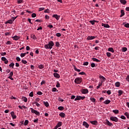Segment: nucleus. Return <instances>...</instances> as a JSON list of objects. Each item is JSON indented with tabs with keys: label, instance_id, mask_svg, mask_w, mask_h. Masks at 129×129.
<instances>
[{
	"label": "nucleus",
	"instance_id": "15",
	"mask_svg": "<svg viewBox=\"0 0 129 129\" xmlns=\"http://www.w3.org/2000/svg\"><path fill=\"white\" fill-rule=\"evenodd\" d=\"M120 14L121 15L120 16V18H122V17H123V16L125 15L124 11L123 10H121Z\"/></svg>",
	"mask_w": 129,
	"mask_h": 129
},
{
	"label": "nucleus",
	"instance_id": "11",
	"mask_svg": "<svg viewBox=\"0 0 129 129\" xmlns=\"http://www.w3.org/2000/svg\"><path fill=\"white\" fill-rule=\"evenodd\" d=\"M96 38V36H88V37L87 38V40H94V39H95Z\"/></svg>",
	"mask_w": 129,
	"mask_h": 129
},
{
	"label": "nucleus",
	"instance_id": "22",
	"mask_svg": "<svg viewBox=\"0 0 129 129\" xmlns=\"http://www.w3.org/2000/svg\"><path fill=\"white\" fill-rule=\"evenodd\" d=\"M22 100L23 101H24V102H27V101H28V99L26 97H22Z\"/></svg>",
	"mask_w": 129,
	"mask_h": 129
},
{
	"label": "nucleus",
	"instance_id": "21",
	"mask_svg": "<svg viewBox=\"0 0 129 129\" xmlns=\"http://www.w3.org/2000/svg\"><path fill=\"white\" fill-rule=\"evenodd\" d=\"M5 24H13V20L10 19L9 20L7 21L6 22H5Z\"/></svg>",
	"mask_w": 129,
	"mask_h": 129
},
{
	"label": "nucleus",
	"instance_id": "52",
	"mask_svg": "<svg viewBox=\"0 0 129 129\" xmlns=\"http://www.w3.org/2000/svg\"><path fill=\"white\" fill-rule=\"evenodd\" d=\"M22 63H23V64H27V63H28V62L26 61V60H21Z\"/></svg>",
	"mask_w": 129,
	"mask_h": 129
},
{
	"label": "nucleus",
	"instance_id": "62",
	"mask_svg": "<svg viewBox=\"0 0 129 129\" xmlns=\"http://www.w3.org/2000/svg\"><path fill=\"white\" fill-rule=\"evenodd\" d=\"M56 37H61V33H57L56 34Z\"/></svg>",
	"mask_w": 129,
	"mask_h": 129
},
{
	"label": "nucleus",
	"instance_id": "49",
	"mask_svg": "<svg viewBox=\"0 0 129 129\" xmlns=\"http://www.w3.org/2000/svg\"><path fill=\"white\" fill-rule=\"evenodd\" d=\"M17 2L18 4H20L23 3V0H17Z\"/></svg>",
	"mask_w": 129,
	"mask_h": 129
},
{
	"label": "nucleus",
	"instance_id": "1",
	"mask_svg": "<svg viewBox=\"0 0 129 129\" xmlns=\"http://www.w3.org/2000/svg\"><path fill=\"white\" fill-rule=\"evenodd\" d=\"M54 45V42L52 41H50L48 42V44L44 45V48H45V49H52Z\"/></svg>",
	"mask_w": 129,
	"mask_h": 129
},
{
	"label": "nucleus",
	"instance_id": "57",
	"mask_svg": "<svg viewBox=\"0 0 129 129\" xmlns=\"http://www.w3.org/2000/svg\"><path fill=\"white\" fill-rule=\"evenodd\" d=\"M37 94H38V95H42V94H43V93H42V92L41 91H38L37 92Z\"/></svg>",
	"mask_w": 129,
	"mask_h": 129
},
{
	"label": "nucleus",
	"instance_id": "28",
	"mask_svg": "<svg viewBox=\"0 0 129 129\" xmlns=\"http://www.w3.org/2000/svg\"><path fill=\"white\" fill-rule=\"evenodd\" d=\"M62 125V122L61 121H59L58 123L56 124V126L57 127H60Z\"/></svg>",
	"mask_w": 129,
	"mask_h": 129
},
{
	"label": "nucleus",
	"instance_id": "25",
	"mask_svg": "<svg viewBox=\"0 0 129 129\" xmlns=\"http://www.w3.org/2000/svg\"><path fill=\"white\" fill-rule=\"evenodd\" d=\"M120 3L122 4V5H125L126 4V1L125 0H120Z\"/></svg>",
	"mask_w": 129,
	"mask_h": 129
},
{
	"label": "nucleus",
	"instance_id": "58",
	"mask_svg": "<svg viewBox=\"0 0 129 129\" xmlns=\"http://www.w3.org/2000/svg\"><path fill=\"white\" fill-rule=\"evenodd\" d=\"M6 45H12V43L10 41H8L6 42Z\"/></svg>",
	"mask_w": 129,
	"mask_h": 129
},
{
	"label": "nucleus",
	"instance_id": "12",
	"mask_svg": "<svg viewBox=\"0 0 129 129\" xmlns=\"http://www.w3.org/2000/svg\"><path fill=\"white\" fill-rule=\"evenodd\" d=\"M52 18H55V19L58 21V20L60 19V16H58L57 14H55L52 15Z\"/></svg>",
	"mask_w": 129,
	"mask_h": 129
},
{
	"label": "nucleus",
	"instance_id": "53",
	"mask_svg": "<svg viewBox=\"0 0 129 129\" xmlns=\"http://www.w3.org/2000/svg\"><path fill=\"white\" fill-rule=\"evenodd\" d=\"M89 62L88 61H86L85 62H84L83 65L84 66H87V65H88Z\"/></svg>",
	"mask_w": 129,
	"mask_h": 129
},
{
	"label": "nucleus",
	"instance_id": "38",
	"mask_svg": "<svg viewBox=\"0 0 129 129\" xmlns=\"http://www.w3.org/2000/svg\"><path fill=\"white\" fill-rule=\"evenodd\" d=\"M127 51V48L126 47H122V52H126Z\"/></svg>",
	"mask_w": 129,
	"mask_h": 129
},
{
	"label": "nucleus",
	"instance_id": "17",
	"mask_svg": "<svg viewBox=\"0 0 129 129\" xmlns=\"http://www.w3.org/2000/svg\"><path fill=\"white\" fill-rule=\"evenodd\" d=\"M90 123H92V124H94V125H97V121L94 120V121H90Z\"/></svg>",
	"mask_w": 129,
	"mask_h": 129
},
{
	"label": "nucleus",
	"instance_id": "44",
	"mask_svg": "<svg viewBox=\"0 0 129 129\" xmlns=\"http://www.w3.org/2000/svg\"><path fill=\"white\" fill-rule=\"evenodd\" d=\"M55 46L56 47H60V43L59 42H55Z\"/></svg>",
	"mask_w": 129,
	"mask_h": 129
},
{
	"label": "nucleus",
	"instance_id": "34",
	"mask_svg": "<svg viewBox=\"0 0 129 129\" xmlns=\"http://www.w3.org/2000/svg\"><path fill=\"white\" fill-rule=\"evenodd\" d=\"M31 36V38L33 39V40H37V37H36V35L34 34H32Z\"/></svg>",
	"mask_w": 129,
	"mask_h": 129
},
{
	"label": "nucleus",
	"instance_id": "9",
	"mask_svg": "<svg viewBox=\"0 0 129 129\" xmlns=\"http://www.w3.org/2000/svg\"><path fill=\"white\" fill-rule=\"evenodd\" d=\"M83 125H84V126H85L86 128H88L89 127V125L86 121H84L83 122Z\"/></svg>",
	"mask_w": 129,
	"mask_h": 129
},
{
	"label": "nucleus",
	"instance_id": "20",
	"mask_svg": "<svg viewBox=\"0 0 129 129\" xmlns=\"http://www.w3.org/2000/svg\"><path fill=\"white\" fill-rule=\"evenodd\" d=\"M118 96H121V94L123 93V91H122V90H119L118 91Z\"/></svg>",
	"mask_w": 129,
	"mask_h": 129
},
{
	"label": "nucleus",
	"instance_id": "33",
	"mask_svg": "<svg viewBox=\"0 0 129 129\" xmlns=\"http://www.w3.org/2000/svg\"><path fill=\"white\" fill-rule=\"evenodd\" d=\"M90 24H91L92 25H95V23H96V21H95V20H93V21H92V20H91V21H90Z\"/></svg>",
	"mask_w": 129,
	"mask_h": 129
},
{
	"label": "nucleus",
	"instance_id": "32",
	"mask_svg": "<svg viewBox=\"0 0 129 129\" xmlns=\"http://www.w3.org/2000/svg\"><path fill=\"white\" fill-rule=\"evenodd\" d=\"M112 111H113V112H114V113H115V114H118V113H119V111L117 109L113 110Z\"/></svg>",
	"mask_w": 129,
	"mask_h": 129
},
{
	"label": "nucleus",
	"instance_id": "5",
	"mask_svg": "<svg viewBox=\"0 0 129 129\" xmlns=\"http://www.w3.org/2000/svg\"><path fill=\"white\" fill-rule=\"evenodd\" d=\"M30 109L32 113H35V114H36V115H40V112H38V111L34 110L33 108H30Z\"/></svg>",
	"mask_w": 129,
	"mask_h": 129
},
{
	"label": "nucleus",
	"instance_id": "10",
	"mask_svg": "<svg viewBox=\"0 0 129 129\" xmlns=\"http://www.w3.org/2000/svg\"><path fill=\"white\" fill-rule=\"evenodd\" d=\"M20 36L15 35L13 37H12V39L14 40L15 41H18V40H20Z\"/></svg>",
	"mask_w": 129,
	"mask_h": 129
},
{
	"label": "nucleus",
	"instance_id": "35",
	"mask_svg": "<svg viewBox=\"0 0 129 129\" xmlns=\"http://www.w3.org/2000/svg\"><path fill=\"white\" fill-rule=\"evenodd\" d=\"M14 66H15V63L14 62H12L10 64H9V67H10V68H14Z\"/></svg>",
	"mask_w": 129,
	"mask_h": 129
},
{
	"label": "nucleus",
	"instance_id": "40",
	"mask_svg": "<svg viewBox=\"0 0 129 129\" xmlns=\"http://www.w3.org/2000/svg\"><path fill=\"white\" fill-rule=\"evenodd\" d=\"M58 109H59V110H64V107H63V106H59L58 107Z\"/></svg>",
	"mask_w": 129,
	"mask_h": 129
},
{
	"label": "nucleus",
	"instance_id": "19",
	"mask_svg": "<svg viewBox=\"0 0 129 129\" xmlns=\"http://www.w3.org/2000/svg\"><path fill=\"white\" fill-rule=\"evenodd\" d=\"M110 102H111V101L107 99L106 101H104V103L105 104H109V103H110Z\"/></svg>",
	"mask_w": 129,
	"mask_h": 129
},
{
	"label": "nucleus",
	"instance_id": "26",
	"mask_svg": "<svg viewBox=\"0 0 129 129\" xmlns=\"http://www.w3.org/2000/svg\"><path fill=\"white\" fill-rule=\"evenodd\" d=\"M43 102L46 107H48L49 106V103L48 102L43 101Z\"/></svg>",
	"mask_w": 129,
	"mask_h": 129
},
{
	"label": "nucleus",
	"instance_id": "55",
	"mask_svg": "<svg viewBox=\"0 0 129 129\" xmlns=\"http://www.w3.org/2000/svg\"><path fill=\"white\" fill-rule=\"evenodd\" d=\"M106 55L107 57H110V56H111V53H110V52H107Z\"/></svg>",
	"mask_w": 129,
	"mask_h": 129
},
{
	"label": "nucleus",
	"instance_id": "8",
	"mask_svg": "<svg viewBox=\"0 0 129 129\" xmlns=\"http://www.w3.org/2000/svg\"><path fill=\"white\" fill-rule=\"evenodd\" d=\"M82 93L83 94H87L88 93V90L87 89H83L82 90Z\"/></svg>",
	"mask_w": 129,
	"mask_h": 129
},
{
	"label": "nucleus",
	"instance_id": "24",
	"mask_svg": "<svg viewBox=\"0 0 129 129\" xmlns=\"http://www.w3.org/2000/svg\"><path fill=\"white\" fill-rule=\"evenodd\" d=\"M115 86L116 87H119L120 86V83L119 82H117L115 83Z\"/></svg>",
	"mask_w": 129,
	"mask_h": 129
},
{
	"label": "nucleus",
	"instance_id": "36",
	"mask_svg": "<svg viewBox=\"0 0 129 129\" xmlns=\"http://www.w3.org/2000/svg\"><path fill=\"white\" fill-rule=\"evenodd\" d=\"M92 60L95 62H100V60H98L97 58H93Z\"/></svg>",
	"mask_w": 129,
	"mask_h": 129
},
{
	"label": "nucleus",
	"instance_id": "59",
	"mask_svg": "<svg viewBox=\"0 0 129 129\" xmlns=\"http://www.w3.org/2000/svg\"><path fill=\"white\" fill-rule=\"evenodd\" d=\"M120 118H121V119H126V118L125 117V116L123 115H121L120 117Z\"/></svg>",
	"mask_w": 129,
	"mask_h": 129
},
{
	"label": "nucleus",
	"instance_id": "29",
	"mask_svg": "<svg viewBox=\"0 0 129 129\" xmlns=\"http://www.w3.org/2000/svg\"><path fill=\"white\" fill-rule=\"evenodd\" d=\"M102 85V83L99 82L98 84V86H97L96 88L97 89H99L100 88V86Z\"/></svg>",
	"mask_w": 129,
	"mask_h": 129
},
{
	"label": "nucleus",
	"instance_id": "47",
	"mask_svg": "<svg viewBox=\"0 0 129 129\" xmlns=\"http://www.w3.org/2000/svg\"><path fill=\"white\" fill-rule=\"evenodd\" d=\"M79 75H86V74L84 72H82L79 73Z\"/></svg>",
	"mask_w": 129,
	"mask_h": 129
},
{
	"label": "nucleus",
	"instance_id": "42",
	"mask_svg": "<svg viewBox=\"0 0 129 129\" xmlns=\"http://www.w3.org/2000/svg\"><path fill=\"white\" fill-rule=\"evenodd\" d=\"M75 71H77L78 72H80V71H81L80 70L76 68V67H74V68Z\"/></svg>",
	"mask_w": 129,
	"mask_h": 129
},
{
	"label": "nucleus",
	"instance_id": "6",
	"mask_svg": "<svg viewBox=\"0 0 129 129\" xmlns=\"http://www.w3.org/2000/svg\"><path fill=\"white\" fill-rule=\"evenodd\" d=\"M1 60L5 62L6 64H8V63H9V60L5 57H2L1 58Z\"/></svg>",
	"mask_w": 129,
	"mask_h": 129
},
{
	"label": "nucleus",
	"instance_id": "43",
	"mask_svg": "<svg viewBox=\"0 0 129 129\" xmlns=\"http://www.w3.org/2000/svg\"><path fill=\"white\" fill-rule=\"evenodd\" d=\"M14 75V72H11L9 74V77H13V76Z\"/></svg>",
	"mask_w": 129,
	"mask_h": 129
},
{
	"label": "nucleus",
	"instance_id": "63",
	"mask_svg": "<svg viewBox=\"0 0 129 129\" xmlns=\"http://www.w3.org/2000/svg\"><path fill=\"white\" fill-rule=\"evenodd\" d=\"M91 67H92V68H94V67H95V63H92L91 64Z\"/></svg>",
	"mask_w": 129,
	"mask_h": 129
},
{
	"label": "nucleus",
	"instance_id": "30",
	"mask_svg": "<svg viewBox=\"0 0 129 129\" xmlns=\"http://www.w3.org/2000/svg\"><path fill=\"white\" fill-rule=\"evenodd\" d=\"M107 125H109V126H112V125H113L112 123L109 122V121H107Z\"/></svg>",
	"mask_w": 129,
	"mask_h": 129
},
{
	"label": "nucleus",
	"instance_id": "37",
	"mask_svg": "<svg viewBox=\"0 0 129 129\" xmlns=\"http://www.w3.org/2000/svg\"><path fill=\"white\" fill-rule=\"evenodd\" d=\"M124 115H125V116H126L127 118L129 119V114H128V112H125L124 113Z\"/></svg>",
	"mask_w": 129,
	"mask_h": 129
},
{
	"label": "nucleus",
	"instance_id": "16",
	"mask_svg": "<svg viewBox=\"0 0 129 129\" xmlns=\"http://www.w3.org/2000/svg\"><path fill=\"white\" fill-rule=\"evenodd\" d=\"M100 78L102 79V80L101 82V83H103V82H104V81H105V80H106V79H105V78H104V77L102 76H100Z\"/></svg>",
	"mask_w": 129,
	"mask_h": 129
},
{
	"label": "nucleus",
	"instance_id": "3",
	"mask_svg": "<svg viewBox=\"0 0 129 129\" xmlns=\"http://www.w3.org/2000/svg\"><path fill=\"white\" fill-rule=\"evenodd\" d=\"M85 98V96H77L76 98L75 99V101L77 100H83Z\"/></svg>",
	"mask_w": 129,
	"mask_h": 129
},
{
	"label": "nucleus",
	"instance_id": "23",
	"mask_svg": "<svg viewBox=\"0 0 129 129\" xmlns=\"http://www.w3.org/2000/svg\"><path fill=\"white\" fill-rule=\"evenodd\" d=\"M108 51H109V52H112V53H114V50L112 47L109 48Z\"/></svg>",
	"mask_w": 129,
	"mask_h": 129
},
{
	"label": "nucleus",
	"instance_id": "48",
	"mask_svg": "<svg viewBox=\"0 0 129 129\" xmlns=\"http://www.w3.org/2000/svg\"><path fill=\"white\" fill-rule=\"evenodd\" d=\"M29 96L30 97H33L34 96V94L33 92H30V93L29 94Z\"/></svg>",
	"mask_w": 129,
	"mask_h": 129
},
{
	"label": "nucleus",
	"instance_id": "14",
	"mask_svg": "<svg viewBox=\"0 0 129 129\" xmlns=\"http://www.w3.org/2000/svg\"><path fill=\"white\" fill-rule=\"evenodd\" d=\"M53 76L55 78H60V75H59L58 73H54L53 74Z\"/></svg>",
	"mask_w": 129,
	"mask_h": 129
},
{
	"label": "nucleus",
	"instance_id": "64",
	"mask_svg": "<svg viewBox=\"0 0 129 129\" xmlns=\"http://www.w3.org/2000/svg\"><path fill=\"white\" fill-rule=\"evenodd\" d=\"M126 80L129 83V76L128 75L126 78Z\"/></svg>",
	"mask_w": 129,
	"mask_h": 129
},
{
	"label": "nucleus",
	"instance_id": "61",
	"mask_svg": "<svg viewBox=\"0 0 129 129\" xmlns=\"http://www.w3.org/2000/svg\"><path fill=\"white\" fill-rule=\"evenodd\" d=\"M124 26L125 27V28H129V24L126 23V24H124Z\"/></svg>",
	"mask_w": 129,
	"mask_h": 129
},
{
	"label": "nucleus",
	"instance_id": "41",
	"mask_svg": "<svg viewBox=\"0 0 129 129\" xmlns=\"http://www.w3.org/2000/svg\"><path fill=\"white\" fill-rule=\"evenodd\" d=\"M28 123H29V120H25L24 121V125H28Z\"/></svg>",
	"mask_w": 129,
	"mask_h": 129
},
{
	"label": "nucleus",
	"instance_id": "2",
	"mask_svg": "<svg viewBox=\"0 0 129 129\" xmlns=\"http://www.w3.org/2000/svg\"><path fill=\"white\" fill-rule=\"evenodd\" d=\"M82 82V78H76L75 80V83L77 84H80Z\"/></svg>",
	"mask_w": 129,
	"mask_h": 129
},
{
	"label": "nucleus",
	"instance_id": "31",
	"mask_svg": "<svg viewBox=\"0 0 129 129\" xmlns=\"http://www.w3.org/2000/svg\"><path fill=\"white\" fill-rule=\"evenodd\" d=\"M90 100H91V101H92V102H95L96 101V100L93 97L90 98Z\"/></svg>",
	"mask_w": 129,
	"mask_h": 129
},
{
	"label": "nucleus",
	"instance_id": "13",
	"mask_svg": "<svg viewBox=\"0 0 129 129\" xmlns=\"http://www.w3.org/2000/svg\"><path fill=\"white\" fill-rule=\"evenodd\" d=\"M59 116L61 117L62 118H65L66 116V114L64 113L61 112L59 114Z\"/></svg>",
	"mask_w": 129,
	"mask_h": 129
},
{
	"label": "nucleus",
	"instance_id": "51",
	"mask_svg": "<svg viewBox=\"0 0 129 129\" xmlns=\"http://www.w3.org/2000/svg\"><path fill=\"white\" fill-rule=\"evenodd\" d=\"M107 93L108 94V95H110V94H111V91H110V90H108L107 91Z\"/></svg>",
	"mask_w": 129,
	"mask_h": 129
},
{
	"label": "nucleus",
	"instance_id": "45",
	"mask_svg": "<svg viewBox=\"0 0 129 129\" xmlns=\"http://www.w3.org/2000/svg\"><path fill=\"white\" fill-rule=\"evenodd\" d=\"M20 56H21V58H23V57H25V56H26V53H21Z\"/></svg>",
	"mask_w": 129,
	"mask_h": 129
},
{
	"label": "nucleus",
	"instance_id": "50",
	"mask_svg": "<svg viewBox=\"0 0 129 129\" xmlns=\"http://www.w3.org/2000/svg\"><path fill=\"white\" fill-rule=\"evenodd\" d=\"M56 90H57V89L56 88H53L52 89V92H56Z\"/></svg>",
	"mask_w": 129,
	"mask_h": 129
},
{
	"label": "nucleus",
	"instance_id": "18",
	"mask_svg": "<svg viewBox=\"0 0 129 129\" xmlns=\"http://www.w3.org/2000/svg\"><path fill=\"white\" fill-rule=\"evenodd\" d=\"M102 27H104V28H110V26H109V25L108 24H102Z\"/></svg>",
	"mask_w": 129,
	"mask_h": 129
},
{
	"label": "nucleus",
	"instance_id": "7",
	"mask_svg": "<svg viewBox=\"0 0 129 129\" xmlns=\"http://www.w3.org/2000/svg\"><path fill=\"white\" fill-rule=\"evenodd\" d=\"M11 116L12 117V118L13 119H16V118H17V115H16V114H15V112L12 111L10 113Z\"/></svg>",
	"mask_w": 129,
	"mask_h": 129
},
{
	"label": "nucleus",
	"instance_id": "39",
	"mask_svg": "<svg viewBox=\"0 0 129 129\" xmlns=\"http://www.w3.org/2000/svg\"><path fill=\"white\" fill-rule=\"evenodd\" d=\"M38 68H39V69H44V65L40 64L38 66Z\"/></svg>",
	"mask_w": 129,
	"mask_h": 129
},
{
	"label": "nucleus",
	"instance_id": "54",
	"mask_svg": "<svg viewBox=\"0 0 129 129\" xmlns=\"http://www.w3.org/2000/svg\"><path fill=\"white\" fill-rule=\"evenodd\" d=\"M45 10V8H39V12H41V11H44Z\"/></svg>",
	"mask_w": 129,
	"mask_h": 129
},
{
	"label": "nucleus",
	"instance_id": "46",
	"mask_svg": "<svg viewBox=\"0 0 129 129\" xmlns=\"http://www.w3.org/2000/svg\"><path fill=\"white\" fill-rule=\"evenodd\" d=\"M31 17L32 18H36V17H37V14H36V13H33L31 15Z\"/></svg>",
	"mask_w": 129,
	"mask_h": 129
},
{
	"label": "nucleus",
	"instance_id": "27",
	"mask_svg": "<svg viewBox=\"0 0 129 129\" xmlns=\"http://www.w3.org/2000/svg\"><path fill=\"white\" fill-rule=\"evenodd\" d=\"M18 107L20 109H23V108H24V109H26V108H27V107H26V106H24V105H23L22 106H21L20 105H19V106H18Z\"/></svg>",
	"mask_w": 129,
	"mask_h": 129
},
{
	"label": "nucleus",
	"instance_id": "56",
	"mask_svg": "<svg viewBox=\"0 0 129 129\" xmlns=\"http://www.w3.org/2000/svg\"><path fill=\"white\" fill-rule=\"evenodd\" d=\"M56 87H57V88L60 87V83H59V82H57V84L56 85Z\"/></svg>",
	"mask_w": 129,
	"mask_h": 129
},
{
	"label": "nucleus",
	"instance_id": "4",
	"mask_svg": "<svg viewBox=\"0 0 129 129\" xmlns=\"http://www.w3.org/2000/svg\"><path fill=\"white\" fill-rule=\"evenodd\" d=\"M110 119V120H112V121H115V122H117V121H118V118L114 116H111Z\"/></svg>",
	"mask_w": 129,
	"mask_h": 129
},
{
	"label": "nucleus",
	"instance_id": "60",
	"mask_svg": "<svg viewBox=\"0 0 129 129\" xmlns=\"http://www.w3.org/2000/svg\"><path fill=\"white\" fill-rule=\"evenodd\" d=\"M16 60L18 61V62H20V61H21V58H20V57H17Z\"/></svg>",
	"mask_w": 129,
	"mask_h": 129
}]
</instances>
